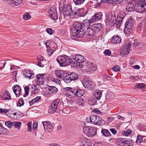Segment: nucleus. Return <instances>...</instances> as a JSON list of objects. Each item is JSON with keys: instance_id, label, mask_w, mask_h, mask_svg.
<instances>
[{"instance_id": "nucleus-1", "label": "nucleus", "mask_w": 146, "mask_h": 146, "mask_svg": "<svg viewBox=\"0 0 146 146\" xmlns=\"http://www.w3.org/2000/svg\"><path fill=\"white\" fill-rule=\"evenodd\" d=\"M71 36L74 39L76 38H79L83 36L85 32L83 29L82 24L79 22L75 23L72 25L70 32Z\"/></svg>"}, {"instance_id": "nucleus-2", "label": "nucleus", "mask_w": 146, "mask_h": 146, "mask_svg": "<svg viewBox=\"0 0 146 146\" xmlns=\"http://www.w3.org/2000/svg\"><path fill=\"white\" fill-rule=\"evenodd\" d=\"M85 58L83 56L79 54L76 55L75 58H74L70 62V65L72 67H76L79 66L80 68L83 67V63L85 61Z\"/></svg>"}, {"instance_id": "nucleus-3", "label": "nucleus", "mask_w": 146, "mask_h": 146, "mask_svg": "<svg viewBox=\"0 0 146 146\" xmlns=\"http://www.w3.org/2000/svg\"><path fill=\"white\" fill-rule=\"evenodd\" d=\"M62 102L59 99L55 100L52 104L49 106V112L50 113L55 112L58 109H60L63 107Z\"/></svg>"}, {"instance_id": "nucleus-4", "label": "nucleus", "mask_w": 146, "mask_h": 146, "mask_svg": "<svg viewBox=\"0 0 146 146\" xmlns=\"http://www.w3.org/2000/svg\"><path fill=\"white\" fill-rule=\"evenodd\" d=\"M56 61L61 67L64 66L66 65L70 64L71 60L68 58V56L66 55L59 56L56 59Z\"/></svg>"}, {"instance_id": "nucleus-5", "label": "nucleus", "mask_w": 146, "mask_h": 146, "mask_svg": "<svg viewBox=\"0 0 146 146\" xmlns=\"http://www.w3.org/2000/svg\"><path fill=\"white\" fill-rule=\"evenodd\" d=\"M90 122L96 125H103L105 123V121L100 117L96 115H92L90 117Z\"/></svg>"}, {"instance_id": "nucleus-6", "label": "nucleus", "mask_w": 146, "mask_h": 146, "mask_svg": "<svg viewBox=\"0 0 146 146\" xmlns=\"http://www.w3.org/2000/svg\"><path fill=\"white\" fill-rule=\"evenodd\" d=\"M106 19L105 21L106 25L110 27L113 26L115 22V17L112 15L110 12L107 13L106 14Z\"/></svg>"}, {"instance_id": "nucleus-7", "label": "nucleus", "mask_w": 146, "mask_h": 146, "mask_svg": "<svg viewBox=\"0 0 146 146\" xmlns=\"http://www.w3.org/2000/svg\"><path fill=\"white\" fill-rule=\"evenodd\" d=\"M134 24V21L132 19L129 18L127 21L124 31L125 34H129L131 33V29L133 27Z\"/></svg>"}, {"instance_id": "nucleus-8", "label": "nucleus", "mask_w": 146, "mask_h": 146, "mask_svg": "<svg viewBox=\"0 0 146 146\" xmlns=\"http://www.w3.org/2000/svg\"><path fill=\"white\" fill-rule=\"evenodd\" d=\"M84 133L90 137H92L96 133V131L94 127L85 126L83 128Z\"/></svg>"}, {"instance_id": "nucleus-9", "label": "nucleus", "mask_w": 146, "mask_h": 146, "mask_svg": "<svg viewBox=\"0 0 146 146\" xmlns=\"http://www.w3.org/2000/svg\"><path fill=\"white\" fill-rule=\"evenodd\" d=\"M78 78V76L77 74L72 72L65 77L64 81L66 83H69L72 81L76 80Z\"/></svg>"}, {"instance_id": "nucleus-10", "label": "nucleus", "mask_w": 146, "mask_h": 146, "mask_svg": "<svg viewBox=\"0 0 146 146\" xmlns=\"http://www.w3.org/2000/svg\"><path fill=\"white\" fill-rule=\"evenodd\" d=\"M131 45V44L130 43L123 45L120 52V54L122 56H124L129 54Z\"/></svg>"}, {"instance_id": "nucleus-11", "label": "nucleus", "mask_w": 146, "mask_h": 146, "mask_svg": "<svg viewBox=\"0 0 146 146\" xmlns=\"http://www.w3.org/2000/svg\"><path fill=\"white\" fill-rule=\"evenodd\" d=\"M79 143L80 146H91V145L90 140L83 136L80 137Z\"/></svg>"}, {"instance_id": "nucleus-12", "label": "nucleus", "mask_w": 146, "mask_h": 146, "mask_svg": "<svg viewBox=\"0 0 146 146\" xmlns=\"http://www.w3.org/2000/svg\"><path fill=\"white\" fill-rule=\"evenodd\" d=\"M132 140L121 138L119 140V146H132Z\"/></svg>"}, {"instance_id": "nucleus-13", "label": "nucleus", "mask_w": 146, "mask_h": 146, "mask_svg": "<svg viewBox=\"0 0 146 146\" xmlns=\"http://www.w3.org/2000/svg\"><path fill=\"white\" fill-rule=\"evenodd\" d=\"M82 83L84 86L88 90L91 89L94 87L92 83L87 78H85L83 79Z\"/></svg>"}, {"instance_id": "nucleus-14", "label": "nucleus", "mask_w": 146, "mask_h": 146, "mask_svg": "<svg viewBox=\"0 0 146 146\" xmlns=\"http://www.w3.org/2000/svg\"><path fill=\"white\" fill-rule=\"evenodd\" d=\"M49 15L53 20H56L58 18L57 13L55 8H51L49 10Z\"/></svg>"}, {"instance_id": "nucleus-15", "label": "nucleus", "mask_w": 146, "mask_h": 146, "mask_svg": "<svg viewBox=\"0 0 146 146\" xmlns=\"http://www.w3.org/2000/svg\"><path fill=\"white\" fill-rule=\"evenodd\" d=\"M87 64V65H86L87 67L86 70L90 72H94L97 70V66L92 62H89Z\"/></svg>"}, {"instance_id": "nucleus-16", "label": "nucleus", "mask_w": 146, "mask_h": 146, "mask_svg": "<svg viewBox=\"0 0 146 146\" xmlns=\"http://www.w3.org/2000/svg\"><path fill=\"white\" fill-rule=\"evenodd\" d=\"M37 83L38 85H42L44 84L45 79L44 74H38L37 75Z\"/></svg>"}, {"instance_id": "nucleus-17", "label": "nucleus", "mask_w": 146, "mask_h": 146, "mask_svg": "<svg viewBox=\"0 0 146 146\" xmlns=\"http://www.w3.org/2000/svg\"><path fill=\"white\" fill-rule=\"evenodd\" d=\"M55 74L57 78L60 79H63L64 80L65 77L64 76L65 73L63 70H56Z\"/></svg>"}, {"instance_id": "nucleus-18", "label": "nucleus", "mask_w": 146, "mask_h": 146, "mask_svg": "<svg viewBox=\"0 0 146 146\" xmlns=\"http://www.w3.org/2000/svg\"><path fill=\"white\" fill-rule=\"evenodd\" d=\"M14 92L17 97H19L20 94L21 88V87L17 85H15L13 88Z\"/></svg>"}, {"instance_id": "nucleus-19", "label": "nucleus", "mask_w": 146, "mask_h": 146, "mask_svg": "<svg viewBox=\"0 0 146 146\" xmlns=\"http://www.w3.org/2000/svg\"><path fill=\"white\" fill-rule=\"evenodd\" d=\"M102 15L101 12L97 13L92 16L91 18L92 21L93 22L97 21L100 20L102 18Z\"/></svg>"}, {"instance_id": "nucleus-20", "label": "nucleus", "mask_w": 146, "mask_h": 146, "mask_svg": "<svg viewBox=\"0 0 146 146\" xmlns=\"http://www.w3.org/2000/svg\"><path fill=\"white\" fill-rule=\"evenodd\" d=\"M0 96L3 100H10L11 99V97L9 94V92L7 91L5 92L4 93H1Z\"/></svg>"}, {"instance_id": "nucleus-21", "label": "nucleus", "mask_w": 146, "mask_h": 146, "mask_svg": "<svg viewBox=\"0 0 146 146\" xmlns=\"http://www.w3.org/2000/svg\"><path fill=\"white\" fill-rule=\"evenodd\" d=\"M64 91H67L66 93V95L70 98H72V96L73 94H72V89L71 87H66L63 89Z\"/></svg>"}, {"instance_id": "nucleus-22", "label": "nucleus", "mask_w": 146, "mask_h": 146, "mask_svg": "<svg viewBox=\"0 0 146 146\" xmlns=\"http://www.w3.org/2000/svg\"><path fill=\"white\" fill-rule=\"evenodd\" d=\"M23 76L26 78L29 79L33 78L34 77L33 74L29 70H25L23 72Z\"/></svg>"}, {"instance_id": "nucleus-23", "label": "nucleus", "mask_w": 146, "mask_h": 146, "mask_svg": "<svg viewBox=\"0 0 146 146\" xmlns=\"http://www.w3.org/2000/svg\"><path fill=\"white\" fill-rule=\"evenodd\" d=\"M72 8V7L70 5L64 6L63 9V13L64 15H68Z\"/></svg>"}, {"instance_id": "nucleus-24", "label": "nucleus", "mask_w": 146, "mask_h": 146, "mask_svg": "<svg viewBox=\"0 0 146 146\" xmlns=\"http://www.w3.org/2000/svg\"><path fill=\"white\" fill-rule=\"evenodd\" d=\"M78 9L76 8H74L73 9L72 8L68 15L70 18H73L78 14Z\"/></svg>"}, {"instance_id": "nucleus-25", "label": "nucleus", "mask_w": 146, "mask_h": 146, "mask_svg": "<svg viewBox=\"0 0 146 146\" xmlns=\"http://www.w3.org/2000/svg\"><path fill=\"white\" fill-rule=\"evenodd\" d=\"M22 0H12L8 3V4L11 6L15 7L17 6L21 3Z\"/></svg>"}, {"instance_id": "nucleus-26", "label": "nucleus", "mask_w": 146, "mask_h": 146, "mask_svg": "<svg viewBox=\"0 0 146 146\" xmlns=\"http://www.w3.org/2000/svg\"><path fill=\"white\" fill-rule=\"evenodd\" d=\"M88 10L84 8L78 10V15L80 17H84L87 13Z\"/></svg>"}, {"instance_id": "nucleus-27", "label": "nucleus", "mask_w": 146, "mask_h": 146, "mask_svg": "<svg viewBox=\"0 0 146 146\" xmlns=\"http://www.w3.org/2000/svg\"><path fill=\"white\" fill-rule=\"evenodd\" d=\"M95 32L100 31L102 28V25L101 23H95L93 24L92 26Z\"/></svg>"}, {"instance_id": "nucleus-28", "label": "nucleus", "mask_w": 146, "mask_h": 146, "mask_svg": "<svg viewBox=\"0 0 146 146\" xmlns=\"http://www.w3.org/2000/svg\"><path fill=\"white\" fill-rule=\"evenodd\" d=\"M135 2L136 5L144 6L146 7V0H135Z\"/></svg>"}, {"instance_id": "nucleus-29", "label": "nucleus", "mask_w": 146, "mask_h": 146, "mask_svg": "<svg viewBox=\"0 0 146 146\" xmlns=\"http://www.w3.org/2000/svg\"><path fill=\"white\" fill-rule=\"evenodd\" d=\"M95 97L98 100H100L102 96V92L99 90H96L93 93Z\"/></svg>"}, {"instance_id": "nucleus-30", "label": "nucleus", "mask_w": 146, "mask_h": 146, "mask_svg": "<svg viewBox=\"0 0 146 146\" xmlns=\"http://www.w3.org/2000/svg\"><path fill=\"white\" fill-rule=\"evenodd\" d=\"M93 22L92 21V20L90 18V20H84L83 22V25L84 27H86V29L87 28H89V27L90 25V24L92 23Z\"/></svg>"}, {"instance_id": "nucleus-31", "label": "nucleus", "mask_w": 146, "mask_h": 146, "mask_svg": "<svg viewBox=\"0 0 146 146\" xmlns=\"http://www.w3.org/2000/svg\"><path fill=\"white\" fill-rule=\"evenodd\" d=\"M137 8L135 9V11L136 12L139 13H142L145 11H146V7L144 6H140L136 5Z\"/></svg>"}, {"instance_id": "nucleus-32", "label": "nucleus", "mask_w": 146, "mask_h": 146, "mask_svg": "<svg viewBox=\"0 0 146 146\" xmlns=\"http://www.w3.org/2000/svg\"><path fill=\"white\" fill-rule=\"evenodd\" d=\"M95 31L91 28H87L86 33L88 36L93 37Z\"/></svg>"}, {"instance_id": "nucleus-33", "label": "nucleus", "mask_w": 146, "mask_h": 146, "mask_svg": "<svg viewBox=\"0 0 146 146\" xmlns=\"http://www.w3.org/2000/svg\"><path fill=\"white\" fill-rule=\"evenodd\" d=\"M8 132V129L3 127L0 124V135H3L7 134Z\"/></svg>"}, {"instance_id": "nucleus-34", "label": "nucleus", "mask_w": 146, "mask_h": 146, "mask_svg": "<svg viewBox=\"0 0 146 146\" xmlns=\"http://www.w3.org/2000/svg\"><path fill=\"white\" fill-rule=\"evenodd\" d=\"M101 133L105 136L110 137L111 135L108 130L106 129H102Z\"/></svg>"}, {"instance_id": "nucleus-35", "label": "nucleus", "mask_w": 146, "mask_h": 146, "mask_svg": "<svg viewBox=\"0 0 146 146\" xmlns=\"http://www.w3.org/2000/svg\"><path fill=\"white\" fill-rule=\"evenodd\" d=\"M145 86V84L144 83H138L135 85V88L137 90L142 89L144 88Z\"/></svg>"}, {"instance_id": "nucleus-36", "label": "nucleus", "mask_w": 146, "mask_h": 146, "mask_svg": "<svg viewBox=\"0 0 146 146\" xmlns=\"http://www.w3.org/2000/svg\"><path fill=\"white\" fill-rule=\"evenodd\" d=\"M77 104L79 106L82 107L84 106L85 102L84 100L81 98H78L76 100Z\"/></svg>"}, {"instance_id": "nucleus-37", "label": "nucleus", "mask_w": 146, "mask_h": 146, "mask_svg": "<svg viewBox=\"0 0 146 146\" xmlns=\"http://www.w3.org/2000/svg\"><path fill=\"white\" fill-rule=\"evenodd\" d=\"M40 99L41 97L40 96H37L35 98L29 102L30 106H31L33 105V104L40 100Z\"/></svg>"}, {"instance_id": "nucleus-38", "label": "nucleus", "mask_w": 146, "mask_h": 146, "mask_svg": "<svg viewBox=\"0 0 146 146\" xmlns=\"http://www.w3.org/2000/svg\"><path fill=\"white\" fill-rule=\"evenodd\" d=\"M43 125L45 129L46 128V129H51L52 128V125L50 123H48L46 122H44L43 123Z\"/></svg>"}, {"instance_id": "nucleus-39", "label": "nucleus", "mask_w": 146, "mask_h": 146, "mask_svg": "<svg viewBox=\"0 0 146 146\" xmlns=\"http://www.w3.org/2000/svg\"><path fill=\"white\" fill-rule=\"evenodd\" d=\"M123 135L125 136H127L128 135H131L132 133L130 129H127L126 131H123L122 132Z\"/></svg>"}, {"instance_id": "nucleus-40", "label": "nucleus", "mask_w": 146, "mask_h": 146, "mask_svg": "<svg viewBox=\"0 0 146 146\" xmlns=\"http://www.w3.org/2000/svg\"><path fill=\"white\" fill-rule=\"evenodd\" d=\"M119 40V36L118 35H114L112 38L111 40V43L116 44L117 43V41Z\"/></svg>"}, {"instance_id": "nucleus-41", "label": "nucleus", "mask_w": 146, "mask_h": 146, "mask_svg": "<svg viewBox=\"0 0 146 146\" xmlns=\"http://www.w3.org/2000/svg\"><path fill=\"white\" fill-rule=\"evenodd\" d=\"M76 95L78 97L82 96L84 94L83 90H79L76 91Z\"/></svg>"}, {"instance_id": "nucleus-42", "label": "nucleus", "mask_w": 146, "mask_h": 146, "mask_svg": "<svg viewBox=\"0 0 146 146\" xmlns=\"http://www.w3.org/2000/svg\"><path fill=\"white\" fill-rule=\"evenodd\" d=\"M85 0H74L73 1L75 5H79L82 4L84 2Z\"/></svg>"}, {"instance_id": "nucleus-43", "label": "nucleus", "mask_w": 146, "mask_h": 146, "mask_svg": "<svg viewBox=\"0 0 146 146\" xmlns=\"http://www.w3.org/2000/svg\"><path fill=\"white\" fill-rule=\"evenodd\" d=\"M126 9L129 11H132L134 9L133 5L132 4H128L126 7Z\"/></svg>"}, {"instance_id": "nucleus-44", "label": "nucleus", "mask_w": 146, "mask_h": 146, "mask_svg": "<svg viewBox=\"0 0 146 146\" xmlns=\"http://www.w3.org/2000/svg\"><path fill=\"white\" fill-rule=\"evenodd\" d=\"M126 14L125 13L123 12H121L119 14V18L121 19L120 20H119V23L121 22L122 21V20L123 19L124 17L125 16Z\"/></svg>"}, {"instance_id": "nucleus-45", "label": "nucleus", "mask_w": 146, "mask_h": 146, "mask_svg": "<svg viewBox=\"0 0 146 146\" xmlns=\"http://www.w3.org/2000/svg\"><path fill=\"white\" fill-rule=\"evenodd\" d=\"M13 122H11L10 121L5 122V124L9 128H11L13 125Z\"/></svg>"}, {"instance_id": "nucleus-46", "label": "nucleus", "mask_w": 146, "mask_h": 146, "mask_svg": "<svg viewBox=\"0 0 146 146\" xmlns=\"http://www.w3.org/2000/svg\"><path fill=\"white\" fill-rule=\"evenodd\" d=\"M143 139V137H142L140 135H138L137 136V138L136 141V143H140L142 142Z\"/></svg>"}, {"instance_id": "nucleus-47", "label": "nucleus", "mask_w": 146, "mask_h": 146, "mask_svg": "<svg viewBox=\"0 0 146 146\" xmlns=\"http://www.w3.org/2000/svg\"><path fill=\"white\" fill-rule=\"evenodd\" d=\"M21 122L18 121L13 122V126L17 128L18 129L20 128V127L21 125Z\"/></svg>"}, {"instance_id": "nucleus-48", "label": "nucleus", "mask_w": 146, "mask_h": 146, "mask_svg": "<svg viewBox=\"0 0 146 146\" xmlns=\"http://www.w3.org/2000/svg\"><path fill=\"white\" fill-rule=\"evenodd\" d=\"M6 63V62L4 60H1L0 62V70L4 68Z\"/></svg>"}, {"instance_id": "nucleus-49", "label": "nucleus", "mask_w": 146, "mask_h": 146, "mask_svg": "<svg viewBox=\"0 0 146 146\" xmlns=\"http://www.w3.org/2000/svg\"><path fill=\"white\" fill-rule=\"evenodd\" d=\"M118 0H108L107 1L108 3L113 5L118 4Z\"/></svg>"}, {"instance_id": "nucleus-50", "label": "nucleus", "mask_w": 146, "mask_h": 146, "mask_svg": "<svg viewBox=\"0 0 146 146\" xmlns=\"http://www.w3.org/2000/svg\"><path fill=\"white\" fill-rule=\"evenodd\" d=\"M24 104V102L23 99L20 98L19 99L18 103L17 104V106L21 107L23 106Z\"/></svg>"}, {"instance_id": "nucleus-51", "label": "nucleus", "mask_w": 146, "mask_h": 146, "mask_svg": "<svg viewBox=\"0 0 146 146\" xmlns=\"http://www.w3.org/2000/svg\"><path fill=\"white\" fill-rule=\"evenodd\" d=\"M23 17L25 19L27 20L31 18V16L28 13H27L23 15Z\"/></svg>"}, {"instance_id": "nucleus-52", "label": "nucleus", "mask_w": 146, "mask_h": 146, "mask_svg": "<svg viewBox=\"0 0 146 146\" xmlns=\"http://www.w3.org/2000/svg\"><path fill=\"white\" fill-rule=\"evenodd\" d=\"M25 90V95L23 96L24 97H25L28 96L29 93V87L27 86L24 88Z\"/></svg>"}, {"instance_id": "nucleus-53", "label": "nucleus", "mask_w": 146, "mask_h": 146, "mask_svg": "<svg viewBox=\"0 0 146 146\" xmlns=\"http://www.w3.org/2000/svg\"><path fill=\"white\" fill-rule=\"evenodd\" d=\"M50 88L49 90L53 92H56L58 90L57 88L55 86H50Z\"/></svg>"}, {"instance_id": "nucleus-54", "label": "nucleus", "mask_w": 146, "mask_h": 146, "mask_svg": "<svg viewBox=\"0 0 146 146\" xmlns=\"http://www.w3.org/2000/svg\"><path fill=\"white\" fill-rule=\"evenodd\" d=\"M46 50L49 56H50L54 51V50L50 48L47 49Z\"/></svg>"}, {"instance_id": "nucleus-55", "label": "nucleus", "mask_w": 146, "mask_h": 146, "mask_svg": "<svg viewBox=\"0 0 146 146\" xmlns=\"http://www.w3.org/2000/svg\"><path fill=\"white\" fill-rule=\"evenodd\" d=\"M46 31L48 34L50 35H52L54 33L51 28H47Z\"/></svg>"}, {"instance_id": "nucleus-56", "label": "nucleus", "mask_w": 146, "mask_h": 146, "mask_svg": "<svg viewBox=\"0 0 146 146\" xmlns=\"http://www.w3.org/2000/svg\"><path fill=\"white\" fill-rule=\"evenodd\" d=\"M104 53L106 55L110 56L111 55V52L110 50L106 49L104 51Z\"/></svg>"}, {"instance_id": "nucleus-57", "label": "nucleus", "mask_w": 146, "mask_h": 146, "mask_svg": "<svg viewBox=\"0 0 146 146\" xmlns=\"http://www.w3.org/2000/svg\"><path fill=\"white\" fill-rule=\"evenodd\" d=\"M32 123L31 122H29L27 123L28 130L30 132H31V126L32 125Z\"/></svg>"}, {"instance_id": "nucleus-58", "label": "nucleus", "mask_w": 146, "mask_h": 146, "mask_svg": "<svg viewBox=\"0 0 146 146\" xmlns=\"http://www.w3.org/2000/svg\"><path fill=\"white\" fill-rule=\"evenodd\" d=\"M112 69L115 72H118L119 71V66L118 65H115L113 67Z\"/></svg>"}, {"instance_id": "nucleus-59", "label": "nucleus", "mask_w": 146, "mask_h": 146, "mask_svg": "<svg viewBox=\"0 0 146 146\" xmlns=\"http://www.w3.org/2000/svg\"><path fill=\"white\" fill-rule=\"evenodd\" d=\"M8 111V110L7 109H3L0 108V113H7Z\"/></svg>"}, {"instance_id": "nucleus-60", "label": "nucleus", "mask_w": 146, "mask_h": 146, "mask_svg": "<svg viewBox=\"0 0 146 146\" xmlns=\"http://www.w3.org/2000/svg\"><path fill=\"white\" fill-rule=\"evenodd\" d=\"M53 81L56 83L58 84H60L61 83V82L60 80L58 79L57 78H54L53 80Z\"/></svg>"}, {"instance_id": "nucleus-61", "label": "nucleus", "mask_w": 146, "mask_h": 146, "mask_svg": "<svg viewBox=\"0 0 146 146\" xmlns=\"http://www.w3.org/2000/svg\"><path fill=\"white\" fill-rule=\"evenodd\" d=\"M113 118L112 117H109L108 118V120L107 121V122L108 123H109L112 121L113 120Z\"/></svg>"}, {"instance_id": "nucleus-62", "label": "nucleus", "mask_w": 146, "mask_h": 146, "mask_svg": "<svg viewBox=\"0 0 146 146\" xmlns=\"http://www.w3.org/2000/svg\"><path fill=\"white\" fill-rule=\"evenodd\" d=\"M110 130L113 134H115L117 133V131L114 128H111L110 129Z\"/></svg>"}, {"instance_id": "nucleus-63", "label": "nucleus", "mask_w": 146, "mask_h": 146, "mask_svg": "<svg viewBox=\"0 0 146 146\" xmlns=\"http://www.w3.org/2000/svg\"><path fill=\"white\" fill-rule=\"evenodd\" d=\"M37 59L38 61H42L43 60V58L42 56H38Z\"/></svg>"}, {"instance_id": "nucleus-64", "label": "nucleus", "mask_w": 146, "mask_h": 146, "mask_svg": "<svg viewBox=\"0 0 146 146\" xmlns=\"http://www.w3.org/2000/svg\"><path fill=\"white\" fill-rule=\"evenodd\" d=\"M42 61H38V63L37 64V65L39 67H43L44 66V65L42 64Z\"/></svg>"}]
</instances>
